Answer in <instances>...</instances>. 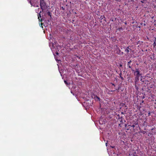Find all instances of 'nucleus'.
<instances>
[{
    "mask_svg": "<svg viewBox=\"0 0 156 156\" xmlns=\"http://www.w3.org/2000/svg\"><path fill=\"white\" fill-rule=\"evenodd\" d=\"M117 116H118V118H119V117H120V116L119 115V114H118V115H117Z\"/></svg>",
    "mask_w": 156,
    "mask_h": 156,
    "instance_id": "412c9836",
    "label": "nucleus"
},
{
    "mask_svg": "<svg viewBox=\"0 0 156 156\" xmlns=\"http://www.w3.org/2000/svg\"><path fill=\"white\" fill-rule=\"evenodd\" d=\"M118 120L121 123H123L122 121V118L121 117H119L118 118Z\"/></svg>",
    "mask_w": 156,
    "mask_h": 156,
    "instance_id": "1a4fd4ad",
    "label": "nucleus"
},
{
    "mask_svg": "<svg viewBox=\"0 0 156 156\" xmlns=\"http://www.w3.org/2000/svg\"><path fill=\"white\" fill-rule=\"evenodd\" d=\"M129 47H128L125 50V51L127 53H128L129 51Z\"/></svg>",
    "mask_w": 156,
    "mask_h": 156,
    "instance_id": "9b49d317",
    "label": "nucleus"
},
{
    "mask_svg": "<svg viewBox=\"0 0 156 156\" xmlns=\"http://www.w3.org/2000/svg\"><path fill=\"white\" fill-rule=\"evenodd\" d=\"M112 84L114 86H115V85L114 83H112Z\"/></svg>",
    "mask_w": 156,
    "mask_h": 156,
    "instance_id": "b1692460",
    "label": "nucleus"
},
{
    "mask_svg": "<svg viewBox=\"0 0 156 156\" xmlns=\"http://www.w3.org/2000/svg\"><path fill=\"white\" fill-rule=\"evenodd\" d=\"M131 126H132V127H133V129H134L135 126L134 125H132Z\"/></svg>",
    "mask_w": 156,
    "mask_h": 156,
    "instance_id": "2eb2a0df",
    "label": "nucleus"
},
{
    "mask_svg": "<svg viewBox=\"0 0 156 156\" xmlns=\"http://www.w3.org/2000/svg\"><path fill=\"white\" fill-rule=\"evenodd\" d=\"M121 53H122V54H123V53L122 52H121Z\"/></svg>",
    "mask_w": 156,
    "mask_h": 156,
    "instance_id": "c756f323",
    "label": "nucleus"
},
{
    "mask_svg": "<svg viewBox=\"0 0 156 156\" xmlns=\"http://www.w3.org/2000/svg\"><path fill=\"white\" fill-rule=\"evenodd\" d=\"M122 66V64H120V65H119V66L121 67Z\"/></svg>",
    "mask_w": 156,
    "mask_h": 156,
    "instance_id": "5701e85b",
    "label": "nucleus"
},
{
    "mask_svg": "<svg viewBox=\"0 0 156 156\" xmlns=\"http://www.w3.org/2000/svg\"><path fill=\"white\" fill-rule=\"evenodd\" d=\"M59 72H60V73L61 74V76H62V72H61V70H59Z\"/></svg>",
    "mask_w": 156,
    "mask_h": 156,
    "instance_id": "a211bd4d",
    "label": "nucleus"
},
{
    "mask_svg": "<svg viewBox=\"0 0 156 156\" xmlns=\"http://www.w3.org/2000/svg\"><path fill=\"white\" fill-rule=\"evenodd\" d=\"M94 98L95 100H96V98H97V99H98V101H100V98L98 97V96H97L96 95H94Z\"/></svg>",
    "mask_w": 156,
    "mask_h": 156,
    "instance_id": "9d476101",
    "label": "nucleus"
},
{
    "mask_svg": "<svg viewBox=\"0 0 156 156\" xmlns=\"http://www.w3.org/2000/svg\"><path fill=\"white\" fill-rule=\"evenodd\" d=\"M120 52H121V51L119 49V48L118 50V51H117V53L118 54H120Z\"/></svg>",
    "mask_w": 156,
    "mask_h": 156,
    "instance_id": "ddd939ff",
    "label": "nucleus"
},
{
    "mask_svg": "<svg viewBox=\"0 0 156 156\" xmlns=\"http://www.w3.org/2000/svg\"><path fill=\"white\" fill-rule=\"evenodd\" d=\"M52 46H54V44H53H53H52Z\"/></svg>",
    "mask_w": 156,
    "mask_h": 156,
    "instance_id": "cd10ccee",
    "label": "nucleus"
},
{
    "mask_svg": "<svg viewBox=\"0 0 156 156\" xmlns=\"http://www.w3.org/2000/svg\"><path fill=\"white\" fill-rule=\"evenodd\" d=\"M62 9H63V7H62Z\"/></svg>",
    "mask_w": 156,
    "mask_h": 156,
    "instance_id": "473e14b6",
    "label": "nucleus"
},
{
    "mask_svg": "<svg viewBox=\"0 0 156 156\" xmlns=\"http://www.w3.org/2000/svg\"><path fill=\"white\" fill-rule=\"evenodd\" d=\"M131 62H132L131 61V60H130L129 61V62H128V63H127V66L129 68H131V66L130 65V63H131Z\"/></svg>",
    "mask_w": 156,
    "mask_h": 156,
    "instance_id": "6e6552de",
    "label": "nucleus"
},
{
    "mask_svg": "<svg viewBox=\"0 0 156 156\" xmlns=\"http://www.w3.org/2000/svg\"><path fill=\"white\" fill-rule=\"evenodd\" d=\"M40 6L42 11L45 9L47 8L46 4L44 0H40Z\"/></svg>",
    "mask_w": 156,
    "mask_h": 156,
    "instance_id": "f257e3e1",
    "label": "nucleus"
},
{
    "mask_svg": "<svg viewBox=\"0 0 156 156\" xmlns=\"http://www.w3.org/2000/svg\"><path fill=\"white\" fill-rule=\"evenodd\" d=\"M133 71H134V75L136 76V77H137V78L140 77H142V74L140 73L139 69L136 68L135 69V71H134V70H133Z\"/></svg>",
    "mask_w": 156,
    "mask_h": 156,
    "instance_id": "f03ea898",
    "label": "nucleus"
},
{
    "mask_svg": "<svg viewBox=\"0 0 156 156\" xmlns=\"http://www.w3.org/2000/svg\"><path fill=\"white\" fill-rule=\"evenodd\" d=\"M62 9H63V7H62Z\"/></svg>",
    "mask_w": 156,
    "mask_h": 156,
    "instance_id": "7c9ffc66",
    "label": "nucleus"
},
{
    "mask_svg": "<svg viewBox=\"0 0 156 156\" xmlns=\"http://www.w3.org/2000/svg\"><path fill=\"white\" fill-rule=\"evenodd\" d=\"M64 82L67 85L71 83L70 82H69L68 80H64Z\"/></svg>",
    "mask_w": 156,
    "mask_h": 156,
    "instance_id": "0eeeda50",
    "label": "nucleus"
},
{
    "mask_svg": "<svg viewBox=\"0 0 156 156\" xmlns=\"http://www.w3.org/2000/svg\"><path fill=\"white\" fill-rule=\"evenodd\" d=\"M126 129L127 130H129V133L133 132L134 131V129H133V127H132L131 125H128L126 127Z\"/></svg>",
    "mask_w": 156,
    "mask_h": 156,
    "instance_id": "20e7f679",
    "label": "nucleus"
},
{
    "mask_svg": "<svg viewBox=\"0 0 156 156\" xmlns=\"http://www.w3.org/2000/svg\"><path fill=\"white\" fill-rule=\"evenodd\" d=\"M56 54L57 55H58V52H57L56 53Z\"/></svg>",
    "mask_w": 156,
    "mask_h": 156,
    "instance_id": "393cba45",
    "label": "nucleus"
},
{
    "mask_svg": "<svg viewBox=\"0 0 156 156\" xmlns=\"http://www.w3.org/2000/svg\"><path fill=\"white\" fill-rule=\"evenodd\" d=\"M146 132L143 131V132H142V133H143L144 134L145 133H146Z\"/></svg>",
    "mask_w": 156,
    "mask_h": 156,
    "instance_id": "6ab92c4d",
    "label": "nucleus"
},
{
    "mask_svg": "<svg viewBox=\"0 0 156 156\" xmlns=\"http://www.w3.org/2000/svg\"><path fill=\"white\" fill-rule=\"evenodd\" d=\"M62 9H63V7H62Z\"/></svg>",
    "mask_w": 156,
    "mask_h": 156,
    "instance_id": "2f4dec72",
    "label": "nucleus"
},
{
    "mask_svg": "<svg viewBox=\"0 0 156 156\" xmlns=\"http://www.w3.org/2000/svg\"><path fill=\"white\" fill-rule=\"evenodd\" d=\"M144 79H140V81H141L142 82H144L143 80Z\"/></svg>",
    "mask_w": 156,
    "mask_h": 156,
    "instance_id": "f3484780",
    "label": "nucleus"
},
{
    "mask_svg": "<svg viewBox=\"0 0 156 156\" xmlns=\"http://www.w3.org/2000/svg\"><path fill=\"white\" fill-rule=\"evenodd\" d=\"M115 146H113L112 147L113 148H115Z\"/></svg>",
    "mask_w": 156,
    "mask_h": 156,
    "instance_id": "bb28decb",
    "label": "nucleus"
},
{
    "mask_svg": "<svg viewBox=\"0 0 156 156\" xmlns=\"http://www.w3.org/2000/svg\"><path fill=\"white\" fill-rule=\"evenodd\" d=\"M39 9H40V8H38V10H36V12L37 13H38V12H39L38 14V19H39V21L41 22L42 21V19H40V18H39L40 17V18L41 17V15L40 14V13L41 12V11H40V12H39Z\"/></svg>",
    "mask_w": 156,
    "mask_h": 156,
    "instance_id": "39448f33",
    "label": "nucleus"
},
{
    "mask_svg": "<svg viewBox=\"0 0 156 156\" xmlns=\"http://www.w3.org/2000/svg\"><path fill=\"white\" fill-rule=\"evenodd\" d=\"M116 1H118L119 0H115Z\"/></svg>",
    "mask_w": 156,
    "mask_h": 156,
    "instance_id": "c85d7f7f",
    "label": "nucleus"
},
{
    "mask_svg": "<svg viewBox=\"0 0 156 156\" xmlns=\"http://www.w3.org/2000/svg\"><path fill=\"white\" fill-rule=\"evenodd\" d=\"M47 14L48 16H50V17L51 18V13L49 11H48V12Z\"/></svg>",
    "mask_w": 156,
    "mask_h": 156,
    "instance_id": "f8f14e48",
    "label": "nucleus"
},
{
    "mask_svg": "<svg viewBox=\"0 0 156 156\" xmlns=\"http://www.w3.org/2000/svg\"><path fill=\"white\" fill-rule=\"evenodd\" d=\"M92 98H93V96H92Z\"/></svg>",
    "mask_w": 156,
    "mask_h": 156,
    "instance_id": "72a5a7b5",
    "label": "nucleus"
},
{
    "mask_svg": "<svg viewBox=\"0 0 156 156\" xmlns=\"http://www.w3.org/2000/svg\"><path fill=\"white\" fill-rule=\"evenodd\" d=\"M119 87H118V88L117 89H116V90H119Z\"/></svg>",
    "mask_w": 156,
    "mask_h": 156,
    "instance_id": "aec40b11",
    "label": "nucleus"
},
{
    "mask_svg": "<svg viewBox=\"0 0 156 156\" xmlns=\"http://www.w3.org/2000/svg\"><path fill=\"white\" fill-rule=\"evenodd\" d=\"M27 0L28 2L29 3H30L31 5L32 0Z\"/></svg>",
    "mask_w": 156,
    "mask_h": 156,
    "instance_id": "4468645a",
    "label": "nucleus"
},
{
    "mask_svg": "<svg viewBox=\"0 0 156 156\" xmlns=\"http://www.w3.org/2000/svg\"><path fill=\"white\" fill-rule=\"evenodd\" d=\"M151 115V113L150 112H149L148 113V116H150Z\"/></svg>",
    "mask_w": 156,
    "mask_h": 156,
    "instance_id": "dca6fc26",
    "label": "nucleus"
},
{
    "mask_svg": "<svg viewBox=\"0 0 156 156\" xmlns=\"http://www.w3.org/2000/svg\"><path fill=\"white\" fill-rule=\"evenodd\" d=\"M75 69L77 72L79 73L81 71L80 66L78 65L75 66Z\"/></svg>",
    "mask_w": 156,
    "mask_h": 156,
    "instance_id": "423d86ee",
    "label": "nucleus"
},
{
    "mask_svg": "<svg viewBox=\"0 0 156 156\" xmlns=\"http://www.w3.org/2000/svg\"><path fill=\"white\" fill-rule=\"evenodd\" d=\"M39 0H32L31 6L34 7H38L39 6L38 1Z\"/></svg>",
    "mask_w": 156,
    "mask_h": 156,
    "instance_id": "7ed1b4c3",
    "label": "nucleus"
},
{
    "mask_svg": "<svg viewBox=\"0 0 156 156\" xmlns=\"http://www.w3.org/2000/svg\"><path fill=\"white\" fill-rule=\"evenodd\" d=\"M121 114H123V112H121Z\"/></svg>",
    "mask_w": 156,
    "mask_h": 156,
    "instance_id": "a878e982",
    "label": "nucleus"
},
{
    "mask_svg": "<svg viewBox=\"0 0 156 156\" xmlns=\"http://www.w3.org/2000/svg\"><path fill=\"white\" fill-rule=\"evenodd\" d=\"M144 1H141V2L142 3H144Z\"/></svg>",
    "mask_w": 156,
    "mask_h": 156,
    "instance_id": "4be33fe9",
    "label": "nucleus"
}]
</instances>
